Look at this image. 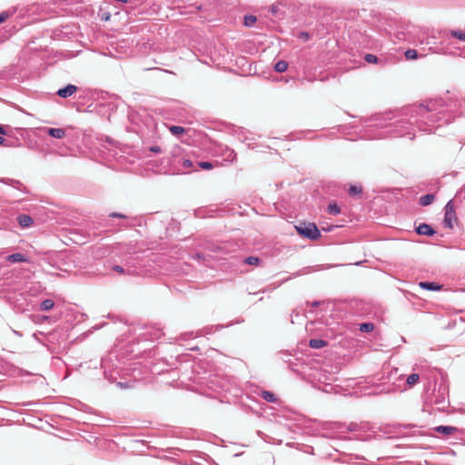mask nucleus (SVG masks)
<instances>
[{"label": "nucleus", "instance_id": "f257e3e1", "mask_svg": "<svg viewBox=\"0 0 465 465\" xmlns=\"http://www.w3.org/2000/svg\"><path fill=\"white\" fill-rule=\"evenodd\" d=\"M448 106L442 99H431L408 107L390 124V133L395 137L408 135L411 140L414 138L415 127L420 132L431 133L438 123L449 124L451 121Z\"/></svg>", "mask_w": 465, "mask_h": 465}, {"label": "nucleus", "instance_id": "f03ea898", "mask_svg": "<svg viewBox=\"0 0 465 465\" xmlns=\"http://www.w3.org/2000/svg\"><path fill=\"white\" fill-rule=\"evenodd\" d=\"M295 228L300 235L310 240H317L321 237V232L314 223H301Z\"/></svg>", "mask_w": 465, "mask_h": 465}, {"label": "nucleus", "instance_id": "7ed1b4c3", "mask_svg": "<svg viewBox=\"0 0 465 465\" xmlns=\"http://www.w3.org/2000/svg\"><path fill=\"white\" fill-rule=\"evenodd\" d=\"M457 221L454 204L452 201H449L445 206V215L443 224L445 227L452 229L453 223Z\"/></svg>", "mask_w": 465, "mask_h": 465}, {"label": "nucleus", "instance_id": "20e7f679", "mask_svg": "<svg viewBox=\"0 0 465 465\" xmlns=\"http://www.w3.org/2000/svg\"><path fill=\"white\" fill-rule=\"evenodd\" d=\"M113 271L116 272L119 274H127V275H138L139 272L135 269H133L129 266V262H125L124 266L114 265L112 267Z\"/></svg>", "mask_w": 465, "mask_h": 465}, {"label": "nucleus", "instance_id": "39448f33", "mask_svg": "<svg viewBox=\"0 0 465 465\" xmlns=\"http://www.w3.org/2000/svg\"><path fill=\"white\" fill-rule=\"evenodd\" d=\"M78 87L74 84H67L65 87L59 89L56 94L62 98H67L72 96L76 91Z\"/></svg>", "mask_w": 465, "mask_h": 465}, {"label": "nucleus", "instance_id": "423d86ee", "mask_svg": "<svg viewBox=\"0 0 465 465\" xmlns=\"http://www.w3.org/2000/svg\"><path fill=\"white\" fill-rule=\"evenodd\" d=\"M2 182H4L5 183L8 184V185H11L12 187L19 190V191H22L23 193H28L29 191L27 190L26 186L24 185L20 181L18 180H14V179H9V178H4L2 179Z\"/></svg>", "mask_w": 465, "mask_h": 465}, {"label": "nucleus", "instance_id": "0eeeda50", "mask_svg": "<svg viewBox=\"0 0 465 465\" xmlns=\"http://www.w3.org/2000/svg\"><path fill=\"white\" fill-rule=\"evenodd\" d=\"M416 232L420 235H426V236H432L436 233V232L431 228V226L427 223H420L416 228Z\"/></svg>", "mask_w": 465, "mask_h": 465}, {"label": "nucleus", "instance_id": "6e6552de", "mask_svg": "<svg viewBox=\"0 0 465 465\" xmlns=\"http://www.w3.org/2000/svg\"><path fill=\"white\" fill-rule=\"evenodd\" d=\"M6 261L11 263L30 262L29 259L22 253H13L6 257Z\"/></svg>", "mask_w": 465, "mask_h": 465}, {"label": "nucleus", "instance_id": "1a4fd4ad", "mask_svg": "<svg viewBox=\"0 0 465 465\" xmlns=\"http://www.w3.org/2000/svg\"><path fill=\"white\" fill-rule=\"evenodd\" d=\"M17 222L22 228L30 227L34 221L33 218L28 214H20L17 216Z\"/></svg>", "mask_w": 465, "mask_h": 465}, {"label": "nucleus", "instance_id": "9d476101", "mask_svg": "<svg viewBox=\"0 0 465 465\" xmlns=\"http://www.w3.org/2000/svg\"><path fill=\"white\" fill-rule=\"evenodd\" d=\"M45 130L53 138L62 139L65 136V130L63 128H46Z\"/></svg>", "mask_w": 465, "mask_h": 465}, {"label": "nucleus", "instance_id": "9b49d317", "mask_svg": "<svg viewBox=\"0 0 465 465\" xmlns=\"http://www.w3.org/2000/svg\"><path fill=\"white\" fill-rule=\"evenodd\" d=\"M434 430L439 432V433H441V434H444L446 436H449V435L453 434L454 432H456L458 430V429L456 427H453V426L440 425V426L435 427Z\"/></svg>", "mask_w": 465, "mask_h": 465}, {"label": "nucleus", "instance_id": "f8f14e48", "mask_svg": "<svg viewBox=\"0 0 465 465\" xmlns=\"http://www.w3.org/2000/svg\"><path fill=\"white\" fill-rule=\"evenodd\" d=\"M435 200V196L434 194L432 193H428V194H425L423 196H421L419 200V203L421 205V206H427V205H430Z\"/></svg>", "mask_w": 465, "mask_h": 465}, {"label": "nucleus", "instance_id": "ddd939ff", "mask_svg": "<svg viewBox=\"0 0 465 465\" xmlns=\"http://www.w3.org/2000/svg\"><path fill=\"white\" fill-rule=\"evenodd\" d=\"M422 289L429 291H438L440 289V286L432 282H420L419 284Z\"/></svg>", "mask_w": 465, "mask_h": 465}, {"label": "nucleus", "instance_id": "4468645a", "mask_svg": "<svg viewBox=\"0 0 465 465\" xmlns=\"http://www.w3.org/2000/svg\"><path fill=\"white\" fill-rule=\"evenodd\" d=\"M15 12H16V8L12 7L8 10H5V11L0 13V24L5 22L9 17L14 15L15 14Z\"/></svg>", "mask_w": 465, "mask_h": 465}, {"label": "nucleus", "instance_id": "2eb2a0df", "mask_svg": "<svg viewBox=\"0 0 465 465\" xmlns=\"http://www.w3.org/2000/svg\"><path fill=\"white\" fill-rule=\"evenodd\" d=\"M54 306V302L51 299L44 300L40 304V310L43 312H48L53 309Z\"/></svg>", "mask_w": 465, "mask_h": 465}, {"label": "nucleus", "instance_id": "dca6fc26", "mask_svg": "<svg viewBox=\"0 0 465 465\" xmlns=\"http://www.w3.org/2000/svg\"><path fill=\"white\" fill-rule=\"evenodd\" d=\"M309 345L313 349H321L326 345V341L321 339H312Z\"/></svg>", "mask_w": 465, "mask_h": 465}, {"label": "nucleus", "instance_id": "f3484780", "mask_svg": "<svg viewBox=\"0 0 465 465\" xmlns=\"http://www.w3.org/2000/svg\"><path fill=\"white\" fill-rule=\"evenodd\" d=\"M262 397L268 402H276L277 401L276 396L272 392L268 391H263L262 392Z\"/></svg>", "mask_w": 465, "mask_h": 465}, {"label": "nucleus", "instance_id": "a211bd4d", "mask_svg": "<svg viewBox=\"0 0 465 465\" xmlns=\"http://www.w3.org/2000/svg\"><path fill=\"white\" fill-rule=\"evenodd\" d=\"M287 68H288V64H287V62H285L283 60L278 61L274 65V69L278 73H283L287 70Z\"/></svg>", "mask_w": 465, "mask_h": 465}, {"label": "nucleus", "instance_id": "6ab92c4d", "mask_svg": "<svg viewBox=\"0 0 465 465\" xmlns=\"http://www.w3.org/2000/svg\"><path fill=\"white\" fill-rule=\"evenodd\" d=\"M451 37H455L460 41L465 42V33L462 30H451L450 32Z\"/></svg>", "mask_w": 465, "mask_h": 465}, {"label": "nucleus", "instance_id": "aec40b11", "mask_svg": "<svg viewBox=\"0 0 465 465\" xmlns=\"http://www.w3.org/2000/svg\"><path fill=\"white\" fill-rule=\"evenodd\" d=\"M395 36L398 40L400 41H411V33L408 32V33H405L403 31H398L396 34H395Z\"/></svg>", "mask_w": 465, "mask_h": 465}, {"label": "nucleus", "instance_id": "412c9836", "mask_svg": "<svg viewBox=\"0 0 465 465\" xmlns=\"http://www.w3.org/2000/svg\"><path fill=\"white\" fill-rule=\"evenodd\" d=\"M359 330L362 332H370L374 330V324L371 322H363L360 324Z\"/></svg>", "mask_w": 465, "mask_h": 465}, {"label": "nucleus", "instance_id": "4be33fe9", "mask_svg": "<svg viewBox=\"0 0 465 465\" xmlns=\"http://www.w3.org/2000/svg\"><path fill=\"white\" fill-rule=\"evenodd\" d=\"M420 380V376L419 374L417 373H412L411 375L408 376L407 380H406V382L409 386H413L415 385Z\"/></svg>", "mask_w": 465, "mask_h": 465}, {"label": "nucleus", "instance_id": "5701e85b", "mask_svg": "<svg viewBox=\"0 0 465 465\" xmlns=\"http://www.w3.org/2000/svg\"><path fill=\"white\" fill-rule=\"evenodd\" d=\"M169 131L173 134V135H179V134H182L185 132V129L182 126H179V125H171L169 126Z\"/></svg>", "mask_w": 465, "mask_h": 465}, {"label": "nucleus", "instance_id": "b1692460", "mask_svg": "<svg viewBox=\"0 0 465 465\" xmlns=\"http://www.w3.org/2000/svg\"><path fill=\"white\" fill-rule=\"evenodd\" d=\"M361 192H362L361 186H358V185H351L348 190V193L351 196H356V195L361 193Z\"/></svg>", "mask_w": 465, "mask_h": 465}, {"label": "nucleus", "instance_id": "393cba45", "mask_svg": "<svg viewBox=\"0 0 465 465\" xmlns=\"http://www.w3.org/2000/svg\"><path fill=\"white\" fill-rule=\"evenodd\" d=\"M404 55L407 60H415L418 58V52L415 49H408L405 51Z\"/></svg>", "mask_w": 465, "mask_h": 465}, {"label": "nucleus", "instance_id": "a878e982", "mask_svg": "<svg viewBox=\"0 0 465 465\" xmlns=\"http://www.w3.org/2000/svg\"><path fill=\"white\" fill-rule=\"evenodd\" d=\"M328 213L332 215L341 213V208L336 203H330L327 207Z\"/></svg>", "mask_w": 465, "mask_h": 465}, {"label": "nucleus", "instance_id": "bb28decb", "mask_svg": "<svg viewBox=\"0 0 465 465\" xmlns=\"http://www.w3.org/2000/svg\"><path fill=\"white\" fill-rule=\"evenodd\" d=\"M257 21V18L255 15H249L244 16V25L246 26H252L254 25L255 22Z\"/></svg>", "mask_w": 465, "mask_h": 465}, {"label": "nucleus", "instance_id": "cd10ccee", "mask_svg": "<svg viewBox=\"0 0 465 465\" xmlns=\"http://www.w3.org/2000/svg\"><path fill=\"white\" fill-rule=\"evenodd\" d=\"M260 262H261V260L255 256H249L243 260V262L245 264L256 265V266L259 265Z\"/></svg>", "mask_w": 465, "mask_h": 465}, {"label": "nucleus", "instance_id": "c85d7f7f", "mask_svg": "<svg viewBox=\"0 0 465 465\" xmlns=\"http://www.w3.org/2000/svg\"><path fill=\"white\" fill-rule=\"evenodd\" d=\"M198 166L204 170H211L213 168V166L218 164V162L215 163V164L212 163L211 162H198Z\"/></svg>", "mask_w": 465, "mask_h": 465}, {"label": "nucleus", "instance_id": "c756f323", "mask_svg": "<svg viewBox=\"0 0 465 465\" xmlns=\"http://www.w3.org/2000/svg\"><path fill=\"white\" fill-rule=\"evenodd\" d=\"M364 59L369 64H375V63L378 62V57L376 55H374V54H367L364 56Z\"/></svg>", "mask_w": 465, "mask_h": 465}, {"label": "nucleus", "instance_id": "7c9ffc66", "mask_svg": "<svg viewBox=\"0 0 465 465\" xmlns=\"http://www.w3.org/2000/svg\"><path fill=\"white\" fill-rule=\"evenodd\" d=\"M297 37L304 42L308 41L311 36H310V34L308 32H305V31H302L300 32L298 35H297Z\"/></svg>", "mask_w": 465, "mask_h": 465}, {"label": "nucleus", "instance_id": "2f4dec72", "mask_svg": "<svg viewBox=\"0 0 465 465\" xmlns=\"http://www.w3.org/2000/svg\"><path fill=\"white\" fill-rule=\"evenodd\" d=\"M182 165L183 168L188 169L193 166V163L189 159L183 160Z\"/></svg>", "mask_w": 465, "mask_h": 465}, {"label": "nucleus", "instance_id": "473e14b6", "mask_svg": "<svg viewBox=\"0 0 465 465\" xmlns=\"http://www.w3.org/2000/svg\"><path fill=\"white\" fill-rule=\"evenodd\" d=\"M110 217H114V218H121V219H126L127 216L124 215V213H111L109 214Z\"/></svg>", "mask_w": 465, "mask_h": 465}, {"label": "nucleus", "instance_id": "72a5a7b5", "mask_svg": "<svg viewBox=\"0 0 465 465\" xmlns=\"http://www.w3.org/2000/svg\"><path fill=\"white\" fill-rule=\"evenodd\" d=\"M227 158L229 161L233 162L236 159V153L232 150H228Z\"/></svg>", "mask_w": 465, "mask_h": 465}, {"label": "nucleus", "instance_id": "f704fd0d", "mask_svg": "<svg viewBox=\"0 0 465 465\" xmlns=\"http://www.w3.org/2000/svg\"><path fill=\"white\" fill-rule=\"evenodd\" d=\"M126 262H129V266H131L133 269L137 270L140 272V270L135 266V259H131L126 261Z\"/></svg>", "mask_w": 465, "mask_h": 465}, {"label": "nucleus", "instance_id": "c9c22d12", "mask_svg": "<svg viewBox=\"0 0 465 465\" xmlns=\"http://www.w3.org/2000/svg\"><path fill=\"white\" fill-rule=\"evenodd\" d=\"M0 145L10 146L11 144L0 135Z\"/></svg>", "mask_w": 465, "mask_h": 465}, {"label": "nucleus", "instance_id": "e433bc0d", "mask_svg": "<svg viewBox=\"0 0 465 465\" xmlns=\"http://www.w3.org/2000/svg\"><path fill=\"white\" fill-rule=\"evenodd\" d=\"M150 150L153 153H160L161 152V148L159 146H153L150 148Z\"/></svg>", "mask_w": 465, "mask_h": 465}, {"label": "nucleus", "instance_id": "4c0bfd02", "mask_svg": "<svg viewBox=\"0 0 465 465\" xmlns=\"http://www.w3.org/2000/svg\"><path fill=\"white\" fill-rule=\"evenodd\" d=\"M0 134H2V135H6L7 134L5 127L2 126V125H0Z\"/></svg>", "mask_w": 465, "mask_h": 465}, {"label": "nucleus", "instance_id": "58836bf2", "mask_svg": "<svg viewBox=\"0 0 465 465\" xmlns=\"http://www.w3.org/2000/svg\"><path fill=\"white\" fill-rule=\"evenodd\" d=\"M320 303H321L320 302H312V305L313 307H318V306L320 305Z\"/></svg>", "mask_w": 465, "mask_h": 465}, {"label": "nucleus", "instance_id": "ea45409f", "mask_svg": "<svg viewBox=\"0 0 465 465\" xmlns=\"http://www.w3.org/2000/svg\"><path fill=\"white\" fill-rule=\"evenodd\" d=\"M118 385L121 386L122 388L125 387V384H124L123 382H119Z\"/></svg>", "mask_w": 465, "mask_h": 465}, {"label": "nucleus", "instance_id": "a19ab883", "mask_svg": "<svg viewBox=\"0 0 465 465\" xmlns=\"http://www.w3.org/2000/svg\"><path fill=\"white\" fill-rule=\"evenodd\" d=\"M118 385L121 386L122 388L125 387V384H124L123 382H119Z\"/></svg>", "mask_w": 465, "mask_h": 465}]
</instances>
